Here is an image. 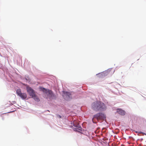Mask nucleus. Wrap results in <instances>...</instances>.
Returning a JSON list of instances; mask_svg holds the SVG:
<instances>
[{
  "label": "nucleus",
  "instance_id": "f257e3e1",
  "mask_svg": "<svg viewBox=\"0 0 146 146\" xmlns=\"http://www.w3.org/2000/svg\"><path fill=\"white\" fill-rule=\"evenodd\" d=\"M91 106L92 109L96 112L103 111L107 108L105 104L100 101H97L92 103Z\"/></svg>",
  "mask_w": 146,
  "mask_h": 146
},
{
  "label": "nucleus",
  "instance_id": "f03ea898",
  "mask_svg": "<svg viewBox=\"0 0 146 146\" xmlns=\"http://www.w3.org/2000/svg\"><path fill=\"white\" fill-rule=\"evenodd\" d=\"M106 118V115L104 113H99L94 115L92 120L94 118H96L98 121L99 120H103Z\"/></svg>",
  "mask_w": 146,
  "mask_h": 146
},
{
  "label": "nucleus",
  "instance_id": "7ed1b4c3",
  "mask_svg": "<svg viewBox=\"0 0 146 146\" xmlns=\"http://www.w3.org/2000/svg\"><path fill=\"white\" fill-rule=\"evenodd\" d=\"M40 89V90L43 91L44 93L46 94L47 96L50 97L54 96V94L51 90L45 89L44 88H41Z\"/></svg>",
  "mask_w": 146,
  "mask_h": 146
},
{
  "label": "nucleus",
  "instance_id": "20e7f679",
  "mask_svg": "<svg viewBox=\"0 0 146 146\" xmlns=\"http://www.w3.org/2000/svg\"><path fill=\"white\" fill-rule=\"evenodd\" d=\"M73 126L76 128H74V130L75 131H78L79 130L81 131L82 128L79 125L78 121L74 120L73 121Z\"/></svg>",
  "mask_w": 146,
  "mask_h": 146
},
{
  "label": "nucleus",
  "instance_id": "39448f33",
  "mask_svg": "<svg viewBox=\"0 0 146 146\" xmlns=\"http://www.w3.org/2000/svg\"><path fill=\"white\" fill-rule=\"evenodd\" d=\"M16 92L17 95L22 99H25L27 98V95L25 93H22L20 89H17Z\"/></svg>",
  "mask_w": 146,
  "mask_h": 146
},
{
  "label": "nucleus",
  "instance_id": "423d86ee",
  "mask_svg": "<svg viewBox=\"0 0 146 146\" xmlns=\"http://www.w3.org/2000/svg\"><path fill=\"white\" fill-rule=\"evenodd\" d=\"M27 91L31 96H34L35 94L34 91L31 87L27 86L26 87Z\"/></svg>",
  "mask_w": 146,
  "mask_h": 146
},
{
  "label": "nucleus",
  "instance_id": "0eeeda50",
  "mask_svg": "<svg viewBox=\"0 0 146 146\" xmlns=\"http://www.w3.org/2000/svg\"><path fill=\"white\" fill-rule=\"evenodd\" d=\"M71 94L70 92H65L64 93V97L66 100H69L70 98V96Z\"/></svg>",
  "mask_w": 146,
  "mask_h": 146
},
{
  "label": "nucleus",
  "instance_id": "6e6552de",
  "mask_svg": "<svg viewBox=\"0 0 146 146\" xmlns=\"http://www.w3.org/2000/svg\"><path fill=\"white\" fill-rule=\"evenodd\" d=\"M117 112L118 114L122 115H124L125 114V111L121 109H117Z\"/></svg>",
  "mask_w": 146,
  "mask_h": 146
},
{
  "label": "nucleus",
  "instance_id": "1a4fd4ad",
  "mask_svg": "<svg viewBox=\"0 0 146 146\" xmlns=\"http://www.w3.org/2000/svg\"><path fill=\"white\" fill-rule=\"evenodd\" d=\"M32 97L33 98L34 100L38 102L40 101L39 98L35 94H34V96H32Z\"/></svg>",
  "mask_w": 146,
  "mask_h": 146
},
{
  "label": "nucleus",
  "instance_id": "9d476101",
  "mask_svg": "<svg viewBox=\"0 0 146 146\" xmlns=\"http://www.w3.org/2000/svg\"><path fill=\"white\" fill-rule=\"evenodd\" d=\"M59 117H60V118L61 117V116H60V115L59 116Z\"/></svg>",
  "mask_w": 146,
  "mask_h": 146
},
{
  "label": "nucleus",
  "instance_id": "9b49d317",
  "mask_svg": "<svg viewBox=\"0 0 146 146\" xmlns=\"http://www.w3.org/2000/svg\"><path fill=\"white\" fill-rule=\"evenodd\" d=\"M144 146H146V145H144Z\"/></svg>",
  "mask_w": 146,
  "mask_h": 146
}]
</instances>
